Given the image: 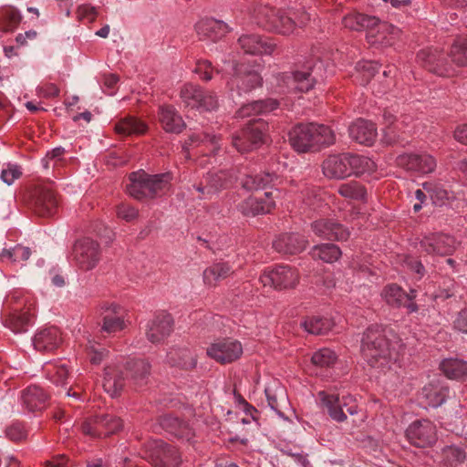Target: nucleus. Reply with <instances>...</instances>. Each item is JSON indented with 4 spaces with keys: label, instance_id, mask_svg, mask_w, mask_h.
<instances>
[{
    "label": "nucleus",
    "instance_id": "f257e3e1",
    "mask_svg": "<svg viewBox=\"0 0 467 467\" xmlns=\"http://www.w3.org/2000/svg\"><path fill=\"white\" fill-rule=\"evenodd\" d=\"M405 344L392 330L380 327H368L361 340V354L372 367L382 371L389 369L402 356Z\"/></svg>",
    "mask_w": 467,
    "mask_h": 467
},
{
    "label": "nucleus",
    "instance_id": "f03ea898",
    "mask_svg": "<svg viewBox=\"0 0 467 467\" xmlns=\"http://www.w3.org/2000/svg\"><path fill=\"white\" fill-rule=\"evenodd\" d=\"M163 178L162 174L148 175L144 171L132 172L130 175V183L127 186V191L137 200L153 198L166 186Z\"/></svg>",
    "mask_w": 467,
    "mask_h": 467
},
{
    "label": "nucleus",
    "instance_id": "7ed1b4c3",
    "mask_svg": "<svg viewBox=\"0 0 467 467\" xmlns=\"http://www.w3.org/2000/svg\"><path fill=\"white\" fill-rule=\"evenodd\" d=\"M298 272L289 266H276L264 271L260 282L265 287L283 291L294 289L299 283Z\"/></svg>",
    "mask_w": 467,
    "mask_h": 467
},
{
    "label": "nucleus",
    "instance_id": "20e7f679",
    "mask_svg": "<svg viewBox=\"0 0 467 467\" xmlns=\"http://www.w3.org/2000/svg\"><path fill=\"white\" fill-rule=\"evenodd\" d=\"M268 130V124L259 119L250 122L244 130V139L238 136L234 137V146L240 152H246L254 148L262 145L265 141V135Z\"/></svg>",
    "mask_w": 467,
    "mask_h": 467
},
{
    "label": "nucleus",
    "instance_id": "39448f33",
    "mask_svg": "<svg viewBox=\"0 0 467 467\" xmlns=\"http://www.w3.org/2000/svg\"><path fill=\"white\" fill-rule=\"evenodd\" d=\"M243 352L242 343L231 337L217 340L206 349V354L221 364H228L238 360Z\"/></svg>",
    "mask_w": 467,
    "mask_h": 467
},
{
    "label": "nucleus",
    "instance_id": "423d86ee",
    "mask_svg": "<svg viewBox=\"0 0 467 467\" xmlns=\"http://www.w3.org/2000/svg\"><path fill=\"white\" fill-rule=\"evenodd\" d=\"M121 428V420L111 414H99L82 424V431L93 438L108 437Z\"/></svg>",
    "mask_w": 467,
    "mask_h": 467
},
{
    "label": "nucleus",
    "instance_id": "0eeeda50",
    "mask_svg": "<svg viewBox=\"0 0 467 467\" xmlns=\"http://www.w3.org/2000/svg\"><path fill=\"white\" fill-rule=\"evenodd\" d=\"M148 457L154 467H178L180 454L177 449L162 441H154L148 447Z\"/></svg>",
    "mask_w": 467,
    "mask_h": 467
},
{
    "label": "nucleus",
    "instance_id": "6e6552de",
    "mask_svg": "<svg viewBox=\"0 0 467 467\" xmlns=\"http://www.w3.org/2000/svg\"><path fill=\"white\" fill-rule=\"evenodd\" d=\"M420 244L424 252L439 256L451 254L457 246L456 239L443 233H431L425 235Z\"/></svg>",
    "mask_w": 467,
    "mask_h": 467
},
{
    "label": "nucleus",
    "instance_id": "1a4fd4ad",
    "mask_svg": "<svg viewBox=\"0 0 467 467\" xmlns=\"http://www.w3.org/2000/svg\"><path fill=\"white\" fill-rule=\"evenodd\" d=\"M278 190L268 188L264 193L256 192L248 197L242 204V211L246 215H256L270 213L275 207Z\"/></svg>",
    "mask_w": 467,
    "mask_h": 467
},
{
    "label": "nucleus",
    "instance_id": "9d476101",
    "mask_svg": "<svg viewBox=\"0 0 467 467\" xmlns=\"http://www.w3.org/2000/svg\"><path fill=\"white\" fill-rule=\"evenodd\" d=\"M417 59L428 70L439 76L450 77L453 75V69L449 65L445 54L439 49H421L417 54Z\"/></svg>",
    "mask_w": 467,
    "mask_h": 467
},
{
    "label": "nucleus",
    "instance_id": "9b49d317",
    "mask_svg": "<svg viewBox=\"0 0 467 467\" xmlns=\"http://www.w3.org/2000/svg\"><path fill=\"white\" fill-rule=\"evenodd\" d=\"M406 436L417 447L431 446L437 441L436 427L429 420H416L407 429Z\"/></svg>",
    "mask_w": 467,
    "mask_h": 467
},
{
    "label": "nucleus",
    "instance_id": "f8f14e48",
    "mask_svg": "<svg viewBox=\"0 0 467 467\" xmlns=\"http://www.w3.org/2000/svg\"><path fill=\"white\" fill-rule=\"evenodd\" d=\"M366 36L371 45L387 47L394 46L400 41L401 30L378 19V24L369 28Z\"/></svg>",
    "mask_w": 467,
    "mask_h": 467
},
{
    "label": "nucleus",
    "instance_id": "ddd939ff",
    "mask_svg": "<svg viewBox=\"0 0 467 467\" xmlns=\"http://www.w3.org/2000/svg\"><path fill=\"white\" fill-rule=\"evenodd\" d=\"M288 138L292 148L299 153L316 150L313 123L296 125L289 131Z\"/></svg>",
    "mask_w": 467,
    "mask_h": 467
},
{
    "label": "nucleus",
    "instance_id": "4468645a",
    "mask_svg": "<svg viewBox=\"0 0 467 467\" xmlns=\"http://www.w3.org/2000/svg\"><path fill=\"white\" fill-rule=\"evenodd\" d=\"M99 244L90 239L78 241L74 245V259L84 270L92 269L99 261Z\"/></svg>",
    "mask_w": 467,
    "mask_h": 467
},
{
    "label": "nucleus",
    "instance_id": "2eb2a0df",
    "mask_svg": "<svg viewBox=\"0 0 467 467\" xmlns=\"http://www.w3.org/2000/svg\"><path fill=\"white\" fill-rule=\"evenodd\" d=\"M313 232L320 238L333 241H347L349 231L333 219H320L311 224Z\"/></svg>",
    "mask_w": 467,
    "mask_h": 467
},
{
    "label": "nucleus",
    "instance_id": "dca6fc26",
    "mask_svg": "<svg viewBox=\"0 0 467 467\" xmlns=\"http://www.w3.org/2000/svg\"><path fill=\"white\" fill-rule=\"evenodd\" d=\"M399 165L408 171L426 174L432 172L436 168L435 159L426 153H404L398 157Z\"/></svg>",
    "mask_w": 467,
    "mask_h": 467
},
{
    "label": "nucleus",
    "instance_id": "f3484780",
    "mask_svg": "<svg viewBox=\"0 0 467 467\" xmlns=\"http://www.w3.org/2000/svg\"><path fill=\"white\" fill-rule=\"evenodd\" d=\"M174 322L166 312L157 314L150 322L147 337L152 343H159L167 338L173 331Z\"/></svg>",
    "mask_w": 467,
    "mask_h": 467
},
{
    "label": "nucleus",
    "instance_id": "a211bd4d",
    "mask_svg": "<svg viewBox=\"0 0 467 467\" xmlns=\"http://www.w3.org/2000/svg\"><path fill=\"white\" fill-rule=\"evenodd\" d=\"M307 241L296 234H282L273 243L274 248L283 254H295L306 249Z\"/></svg>",
    "mask_w": 467,
    "mask_h": 467
},
{
    "label": "nucleus",
    "instance_id": "6ab92c4d",
    "mask_svg": "<svg viewBox=\"0 0 467 467\" xmlns=\"http://www.w3.org/2000/svg\"><path fill=\"white\" fill-rule=\"evenodd\" d=\"M347 154L332 155L324 161L322 165L323 173L330 179H344L349 177V168Z\"/></svg>",
    "mask_w": 467,
    "mask_h": 467
},
{
    "label": "nucleus",
    "instance_id": "aec40b11",
    "mask_svg": "<svg viewBox=\"0 0 467 467\" xmlns=\"http://www.w3.org/2000/svg\"><path fill=\"white\" fill-rule=\"evenodd\" d=\"M276 80L278 85L284 84L300 92H307L315 85V79L309 72H296L293 75L282 73L276 77Z\"/></svg>",
    "mask_w": 467,
    "mask_h": 467
},
{
    "label": "nucleus",
    "instance_id": "412c9836",
    "mask_svg": "<svg viewBox=\"0 0 467 467\" xmlns=\"http://www.w3.org/2000/svg\"><path fill=\"white\" fill-rule=\"evenodd\" d=\"M159 121L162 129L168 133H181L186 127L182 116L175 109L169 106L160 108Z\"/></svg>",
    "mask_w": 467,
    "mask_h": 467
},
{
    "label": "nucleus",
    "instance_id": "4be33fe9",
    "mask_svg": "<svg viewBox=\"0 0 467 467\" xmlns=\"http://www.w3.org/2000/svg\"><path fill=\"white\" fill-rule=\"evenodd\" d=\"M349 135L360 144L371 145L376 140L377 129L369 121L358 119L349 127Z\"/></svg>",
    "mask_w": 467,
    "mask_h": 467
},
{
    "label": "nucleus",
    "instance_id": "5701e85b",
    "mask_svg": "<svg viewBox=\"0 0 467 467\" xmlns=\"http://www.w3.org/2000/svg\"><path fill=\"white\" fill-rule=\"evenodd\" d=\"M47 397V394L36 384L28 386L21 393L23 404L29 411L44 409Z\"/></svg>",
    "mask_w": 467,
    "mask_h": 467
},
{
    "label": "nucleus",
    "instance_id": "b1692460",
    "mask_svg": "<svg viewBox=\"0 0 467 467\" xmlns=\"http://www.w3.org/2000/svg\"><path fill=\"white\" fill-rule=\"evenodd\" d=\"M430 406L439 407L449 397V389L441 381H429L420 392Z\"/></svg>",
    "mask_w": 467,
    "mask_h": 467
},
{
    "label": "nucleus",
    "instance_id": "393cba45",
    "mask_svg": "<svg viewBox=\"0 0 467 467\" xmlns=\"http://www.w3.org/2000/svg\"><path fill=\"white\" fill-rule=\"evenodd\" d=\"M61 343L60 331L57 327H48L37 333L34 339L35 348L38 350L51 351Z\"/></svg>",
    "mask_w": 467,
    "mask_h": 467
},
{
    "label": "nucleus",
    "instance_id": "a878e982",
    "mask_svg": "<svg viewBox=\"0 0 467 467\" xmlns=\"http://www.w3.org/2000/svg\"><path fill=\"white\" fill-rule=\"evenodd\" d=\"M278 102L275 99H268L265 100L254 101L244 105L239 110L238 115L241 118H250L260 114H265L277 109Z\"/></svg>",
    "mask_w": 467,
    "mask_h": 467
},
{
    "label": "nucleus",
    "instance_id": "bb28decb",
    "mask_svg": "<svg viewBox=\"0 0 467 467\" xmlns=\"http://www.w3.org/2000/svg\"><path fill=\"white\" fill-rule=\"evenodd\" d=\"M240 45L245 53L253 55H267L274 50V46L258 36H244L239 38Z\"/></svg>",
    "mask_w": 467,
    "mask_h": 467
},
{
    "label": "nucleus",
    "instance_id": "cd10ccee",
    "mask_svg": "<svg viewBox=\"0 0 467 467\" xmlns=\"http://www.w3.org/2000/svg\"><path fill=\"white\" fill-rule=\"evenodd\" d=\"M344 26L352 31L365 30L367 33L372 26L378 24L376 16H370L363 14L353 13L345 16L342 19Z\"/></svg>",
    "mask_w": 467,
    "mask_h": 467
},
{
    "label": "nucleus",
    "instance_id": "c85d7f7f",
    "mask_svg": "<svg viewBox=\"0 0 467 467\" xmlns=\"http://www.w3.org/2000/svg\"><path fill=\"white\" fill-rule=\"evenodd\" d=\"M443 375L451 379L467 378V361L456 358H444L440 363Z\"/></svg>",
    "mask_w": 467,
    "mask_h": 467
},
{
    "label": "nucleus",
    "instance_id": "c756f323",
    "mask_svg": "<svg viewBox=\"0 0 467 467\" xmlns=\"http://www.w3.org/2000/svg\"><path fill=\"white\" fill-rule=\"evenodd\" d=\"M341 256V249L333 244H322L312 248V257L327 264L337 262Z\"/></svg>",
    "mask_w": 467,
    "mask_h": 467
},
{
    "label": "nucleus",
    "instance_id": "7c9ffc66",
    "mask_svg": "<svg viewBox=\"0 0 467 467\" xmlns=\"http://www.w3.org/2000/svg\"><path fill=\"white\" fill-rule=\"evenodd\" d=\"M268 405L272 410L276 411L280 416L283 413L279 410L280 402H285L286 390L279 381H270L265 389Z\"/></svg>",
    "mask_w": 467,
    "mask_h": 467
},
{
    "label": "nucleus",
    "instance_id": "2f4dec72",
    "mask_svg": "<svg viewBox=\"0 0 467 467\" xmlns=\"http://www.w3.org/2000/svg\"><path fill=\"white\" fill-rule=\"evenodd\" d=\"M231 266L227 263H216L207 267L203 272V281L209 286H214L227 278L231 274Z\"/></svg>",
    "mask_w": 467,
    "mask_h": 467
},
{
    "label": "nucleus",
    "instance_id": "473e14b6",
    "mask_svg": "<svg viewBox=\"0 0 467 467\" xmlns=\"http://www.w3.org/2000/svg\"><path fill=\"white\" fill-rule=\"evenodd\" d=\"M301 326L309 334L323 335L334 328L335 322L331 318L311 317L306 318Z\"/></svg>",
    "mask_w": 467,
    "mask_h": 467
},
{
    "label": "nucleus",
    "instance_id": "72a5a7b5",
    "mask_svg": "<svg viewBox=\"0 0 467 467\" xmlns=\"http://www.w3.org/2000/svg\"><path fill=\"white\" fill-rule=\"evenodd\" d=\"M318 396L323 405L327 409L329 416L333 420L338 422L346 420L347 416L342 410L338 395L320 391Z\"/></svg>",
    "mask_w": 467,
    "mask_h": 467
},
{
    "label": "nucleus",
    "instance_id": "f704fd0d",
    "mask_svg": "<svg viewBox=\"0 0 467 467\" xmlns=\"http://www.w3.org/2000/svg\"><path fill=\"white\" fill-rule=\"evenodd\" d=\"M268 26L277 33L288 35L295 31L296 23L290 16L271 12L268 16Z\"/></svg>",
    "mask_w": 467,
    "mask_h": 467
},
{
    "label": "nucleus",
    "instance_id": "c9c22d12",
    "mask_svg": "<svg viewBox=\"0 0 467 467\" xmlns=\"http://www.w3.org/2000/svg\"><path fill=\"white\" fill-rule=\"evenodd\" d=\"M450 57L456 66L467 67V36H460L453 40Z\"/></svg>",
    "mask_w": 467,
    "mask_h": 467
},
{
    "label": "nucleus",
    "instance_id": "e433bc0d",
    "mask_svg": "<svg viewBox=\"0 0 467 467\" xmlns=\"http://www.w3.org/2000/svg\"><path fill=\"white\" fill-rule=\"evenodd\" d=\"M349 176L361 175L375 170V163L368 157L347 154Z\"/></svg>",
    "mask_w": 467,
    "mask_h": 467
},
{
    "label": "nucleus",
    "instance_id": "4c0bfd02",
    "mask_svg": "<svg viewBox=\"0 0 467 467\" xmlns=\"http://www.w3.org/2000/svg\"><path fill=\"white\" fill-rule=\"evenodd\" d=\"M170 361L183 368H191L196 365V358L193 353L188 348H174L169 353Z\"/></svg>",
    "mask_w": 467,
    "mask_h": 467
},
{
    "label": "nucleus",
    "instance_id": "58836bf2",
    "mask_svg": "<svg viewBox=\"0 0 467 467\" xmlns=\"http://www.w3.org/2000/svg\"><path fill=\"white\" fill-rule=\"evenodd\" d=\"M273 182V175L270 173H261L246 176L244 180V187L248 191L260 192L261 190L266 191Z\"/></svg>",
    "mask_w": 467,
    "mask_h": 467
},
{
    "label": "nucleus",
    "instance_id": "ea45409f",
    "mask_svg": "<svg viewBox=\"0 0 467 467\" xmlns=\"http://www.w3.org/2000/svg\"><path fill=\"white\" fill-rule=\"evenodd\" d=\"M146 130L147 127L143 122H140L132 117L125 118L115 125L116 132L124 136L142 134Z\"/></svg>",
    "mask_w": 467,
    "mask_h": 467
},
{
    "label": "nucleus",
    "instance_id": "a19ab883",
    "mask_svg": "<svg viewBox=\"0 0 467 467\" xmlns=\"http://www.w3.org/2000/svg\"><path fill=\"white\" fill-rule=\"evenodd\" d=\"M124 370L122 376L131 377L135 379L145 378L150 376V365L145 360H130L124 365Z\"/></svg>",
    "mask_w": 467,
    "mask_h": 467
},
{
    "label": "nucleus",
    "instance_id": "79ce46f5",
    "mask_svg": "<svg viewBox=\"0 0 467 467\" xmlns=\"http://www.w3.org/2000/svg\"><path fill=\"white\" fill-rule=\"evenodd\" d=\"M225 26L214 19H205L198 23L197 30L200 36L216 39L220 34L224 32Z\"/></svg>",
    "mask_w": 467,
    "mask_h": 467
},
{
    "label": "nucleus",
    "instance_id": "37998d69",
    "mask_svg": "<svg viewBox=\"0 0 467 467\" xmlns=\"http://www.w3.org/2000/svg\"><path fill=\"white\" fill-rule=\"evenodd\" d=\"M313 133L316 150H318L324 146L331 145L336 140L334 131L325 125L313 124Z\"/></svg>",
    "mask_w": 467,
    "mask_h": 467
},
{
    "label": "nucleus",
    "instance_id": "c03bdc74",
    "mask_svg": "<svg viewBox=\"0 0 467 467\" xmlns=\"http://www.w3.org/2000/svg\"><path fill=\"white\" fill-rule=\"evenodd\" d=\"M31 252L29 248L20 244L11 248H5L0 254L1 260L8 263H20L26 261L30 257Z\"/></svg>",
    "mask_w": 467,
    "mask_h": 467
},
{
    "label": "nucleus",
    "instance_id": "a18cd8bd",
    "mask_svg": "<svg viewBox=\"0 0 467 467\" xmlns=\"http://www.w3.org/2000/svg\"><path fill=\"white\" fill-rule=\"evenodd\" d=\"M231 82L232 85L236 84L240 90L248 91L252 88L260 87L262 85V78L257 72L253 71L234 77Z\"/></svg>",
    "mask_w": 467,
    "mask_h": 467
},
{
    "label": "nucleus",
    "instance_id": "49530a36",
    "mask_svg": "<svg viewBox=\"0 0 467 467\" xmlns=\"http://www.w3.org/2000/svg\"><path fill=\"white\" fill-rule=\"evenodd\" d=\"M202 93L198 86L186 83L181 88L180 97L187 106L194 108L200 106Z\"/></svg>",
    "mask_w": 467,
    "mask_h": 467
},
{
    "label": "nucleus",
    "instance_id": "de8ad7c7",
    "mask_svg": "<svg viewBox=\"0 0 467 467\" xmlns=\"http://www.w3.org/2000/svg\"><path fill=\"white\" fill-rule=\"evenodd\" d=\"M337 360V356L336 352L327 348L318 349L311 358L312 363L321 368L333 366Z\"/></svg>",
    "mask_w": 467,
    "mask_h": 467
},
{
    "label": "nucleus",
    "instance_id": "09e8293b",
    "mask_svg": "<svg viewBox=\"0 0 467 467\" xmlns=\"http://www.w3.org/2000/svg\"><path fill=\"white\" fill-rule=\"evenodd\" d=\"M382 296L389 305L400 306L407 298V294L400 286L389 285L383 290Z\"/></svg>",
    "mask_w": 467,
    "mask_h": 467
},
{
    "label": "nucleus",
    "instance_id": "8fccbe9b",
    "mask_svg": "<svg viewBox=\"0 0 467 467\" xmlns=\"http://www.w3.org/2000/svg\"><path fill=\"white\" fill-rule=\"evenodd\" d=\"M338 193L345 198L353 200L364 199L366 195L364 187L356 182L341 184Z\"/></svg>",
    "mask_w": 467,
    "mask_h": 467
},
{
    "label": "nucleus",
    "instance_id": "3c124183",
    "mask_svg": "<svg viewBox=\"0 0 467 467\" xmlns=\"http://www.w3.org/2000/svg\"><path fill=\"white\" fill-rule=\"evenodd\" d=\"M443 461L451 465H457L462 462L465 459V452L456 446H446L442 449Z\"/></svg>",
    "mask_w": 467,
    "mask_h": 467
},
{
    "label": "nucleus",
    "instance_id": "603ef678",
    "mask_svg": "<svg viewBox=\"0 0 467 467\" xmlns=\"http://www.w3.org/2000/svg\"><path fill=\"white\" fill-rule=\"evenodd\" d=\"M6 437L12 441H22L26 439L27 431L21 422H14L5 429Z\"/></svg>",
    "mask_w": 467,
    "mask_h": 467
},
{
    "label": "nucleus",
    "instance_id": "864d4df0",
    "mask_svg": "<svg viewBox=\"0 0 467 467\" xmlns=\"http://www.w3.org/2000/svg\"><path fill=\"white\" fill-rule=\"evenodd\" d=\"M57 202L56 196L51 192H47L43 194L39 200L40 213L42 215H52L55 208L57 207Z\"/></svg>",
    "mask_w": 467,
    "mask_h": 467
},
{
    "label": "nucleus",
    "instance_id": "5fc2aeb1",
    "mask_svg": "<svg viewBox=\"0 0 467 467\" xmlns=\"http://www.w3.org/2000/svg\"><path fill=\"white\" fill-rule=\"evenodd\" d=\"M125 327L124 320L119 317L107 316L103 319L102 329L108 333H116Z\"/></svg>",
    "mask_w": 467,
    "mask_h": 467
},
{
    "label": "nucleus",
    "instance_id": "6e6d98bb",
    "mask_svg": "<svg viewBox=\"0 0 467 467\" xmlns=\"http://www.w3.org/2000/svg\"><path fill=\"white\" fill-rule=\"evenodd\" d=\"M22 175L21 170L17 165H8V167L2 171L1 179L7 185L14 183L16 180Z\"/></svg>",
    "mask_w": 467,
    "mask_h": 467
},
{
    "label": "nucleus",
    "instance_id": "4d7b16f0",
    "mask_svg": "<svg viewBox=\"0 0 467 467\" xmlns=\"http://www.w3.org/2000/svg\"><path fill=\"white\" fill-rule=\"evenodd\" d=\"M196 108L202 109L203 110H214L218 108V99L214 94L211 92L202 93L200 106Z\"/></svg>",
    "mask_w": 467,
    "mask_h": 467
},
{
    "label": "nucleus",
    "instance_id": "13d9d810",
    "mask_svg": "<svg viewBox=\"0 0 467 467\" xmlns=\"http://www.w3.org/2000/svg\"><path fill=\"white\" fill-rule=\"evenodd\" d=\"M453 328L462 334H467V307L462 308L453 320Z\"/></svg>",
    "mask_w": 467,
    "mask_h": 467
},
{
    "label": "nucleus",
    "instance_id": "bf43d9fd",
    "mask_svg": "<svg viewBox=\"0 0 467 467\" xmlns=\"http://www.w3.org/2000/svg\"><path fill=\"white\" fill-rule=\"evenodd\" d=\"M32 316L24 313L21 315H13L9 318V324L14 327V329L19 330L21 329L25 325L28 324L31 320Z\"/></svg>",
    "mask_w": 467,
    "mask_h": 467
},
{
    "label": "nucleus",
    "instance_id": "052dcab7",
    "mask_svg": "<svg viewBox=\"0 0 467 467\" xmlns=\"http://www.w3.org/2000/svg\"><path fill=\"white\" fill-rule=\"evenodd\" d=\"M101 386L111 397L119 396L123 389L122 381H101Z\"/></svg>",
    "mask_w": 467,
    "mask_h": 467
},
{
    "label": "nucleus",
    "instance_id": "680f3d73",
    "mask_svg": "<svg viewBox=\"0 0 467 467\" xmlns=\"http://www.w3.org/2000/svg\"><path fill=\"white\" fill-rule=\"evenodd\" d=\"M118 216L126 221H131L138 216V211L129 205H120L118 207Z\"/></svg>",
    "mask_w": 467,
    "mask_h": 467
},
{
    "label": "nucleus",
    "instance_id": "e2e57ef3",
    "mask_svg": "<svg viewBox=\"0 0 467 467\" xmlns=\"http://www.w3.org/2000/svg\"><path fill=\"white\" fill-rule=\"evenodd\" d=\"M37 92L41 97L51 98L58 96L59 88L53 83H47L39 87Z\"/></svg>",
    "mask_w": 467,
    "mask_h": 467
},
{
    "label": "nucleus",
    "instance_id": "0e129e2a",
    "mask_svg": "<svg viewBox=\"0 0 467 467\" xmlns=\"http://www.w3.org/2000/svg\"><path fill=\"white\" fill-rule=\"evenodd\" d=\"M78 16L81 19H87L92 22L97 16V11L95 7L85 5L78 8Z\"/></svg>",
    "mask_w": 467,
    "mask_h": 467
},
{
    "label": "nucleus",
    "instance_id": "69168bd1",
    "mask_svg": "<svg viewBox=\"0 0 467 467\" xmlns=\"http://www.w3.org/2000/svg\"><path fill=\"white\" fill-rule=\"evenodd\" d=\"M211 63L209 61H201L197 65L196 71L201 74L202 79L209 81L212 79Z\"/></svg>",
    "mask_w": 467,
    "mask_h": 467
},
{
    "label": "nucleus",
    "instance_id": "338daca9",
    "mask_svg": "<svg viewBox=\"0 0 467 467\" xmlns=\"http://www.w3.org/2000/svg\"><path fill=\"white\" fill-rule=\"evenodd\" d=\"M453 138L458 142L467 145V124L458 125L453 130Z\"/></svg>",
    "mask_w": 467,
    "mask_h": 467
},
{
    "label": "nucleus",
    "instance_id": "774afa93",
    "mask_svg": "<svg viewBox=\"0 0 467 467\" xmlns=\"http://www.w3.org/2000/svg\"><path fill=\"white\" fill-rule=\"evenodd\" d=\"M106 354L107 351L104 348L100 350L92 349L89 354L90 361L93 364H99L103 359Z\"/></svg>",
    "mask_w": 467,
    "mask_h": 467
}]
</instances>
